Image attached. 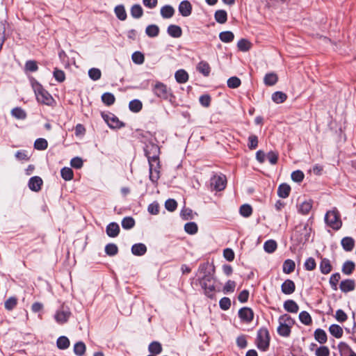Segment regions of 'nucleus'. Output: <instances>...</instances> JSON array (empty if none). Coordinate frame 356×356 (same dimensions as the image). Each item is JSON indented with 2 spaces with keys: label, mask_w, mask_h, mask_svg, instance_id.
<instances>
[{
  "label": "nucleus",
  "mask_w": 356,
  "mask_h": 356,
  "mask_svg": "<svg viewBox=\"0 0 356 356\" xmlns=\"http://www.w3.org/2000/svg\"><path fill=\"white\" fill-rule=\"evenodd\" d=\"M355 289V282L351 280H346L341 282L340 289L343 292H349Z\"/></svg>",
  "instance_id": "473e14b6"
},
{
  "label": "nucleus",
  "mask_w": 356,
  "mask_h": 356,
  "mask_svg": "<svg viewBox=\"0 0 356 356\" xmlns=\"http://www.w3.org/2000/svg\"><path fill=\"white\" fill-rule=\"evenodd\" d=\"M277 248V242L275 240L269 239L264 244V249L268 253L274 252Z\"/></svg>",
  "instance_id": "f704fd0d"
},
{
  "label": "nucleus",
  "mask_w": 356,
  "mask_h": 356,
  "mask_svg": "<svg viewBox=\"0 0 356 356\" xmlns=\"http://www.w3.org/2000/svg\"><path fill=\"white\" fill-rule=\"evenodd\" d=\"M227 84L228 88L235 89L241 85V81L238 77L236 76H231L227 79Z\"/></svg>",
  "instance_id": "a18cd8bd"
},
{
  "label": "nucleus",
  "mask_w": 356,
  "mask_h": 356,
  "mask_svg": "<svg viewBox=\"0 0 356 356\" xmlns=\"http://www.w3.org/2000/svg\"><path fill=\"white\" fill-rule=\"evenodd\" d=\"M282 291L284 294H291L294 292L295 291V284L293 281L290 280H286L282 284Z\"/></svg>",
  "instance_id": "5701e85b"
},
{
  "label": "nucleus",
  "mask_w": 356,
  "mask_h": 356,
  "mask_svg": "<svg viewBox=\"0 0 356 356\" xmlns=\"http://www.w3.org/2000/svg\"><path fill=\"white\" fill-rule=\"evenodd\" d=\"M57 347L60 350H65L70 346V340L67 337L62 336L58 337L56 341Z\"/></svg>",
  "instance_id": "de8ad7c7"
},
{
  "label": "nucleus",
  "mask_w": 356,
  "mask_h": 356,
  "mask_svg": "<svg viewBox=\"0 0 356 356\" xmlns=\"http://www.w3.org/2000/svg\"><path fill=\"white\" fill-rule=\"evenodd\" d=\"M143 143L145 144L143 147L144 154L147 157L149 163V179L153 183H155L158 181L159 176L158 175L156 176L152 175L153 162H156L158 168H160V147L152 139L147 140Z\"/></svg>",
  "instance_id": "f257e3e1"
},
{
  "label": "nucleus",
  "mask_w": 356,
  "mask_h": 356,
  "mask_svg": "<svg viewBox=\"0 0 356 356\" xmlns=\"http://www.w3.org/2000/svg\"><path fill=\"white\" fill-rule=\"evenodd\" d=\"M184 231L190 235L195 234L198 231L197 223L195 222H186L184 225Z\"/></svg>",
  "instance_id": "ea45409f"
},
{
  "label": "nucleus",
  "mask_w": 356,
  "mask_h": 356,
  "mask_svg": "<svg viewBox=\"0 0 356 356\" xmlns=\"http://www.w3.org/2000/svg\"><path fill=\"white\" fill-rule=\"evenodd\" d=\"M122 227L124 229H130L135 226V220L131 216L124 217L121 222Z\"/></svg>",
  "instance_id": "58836bf2"
},
{
  "label": "nucleus",
  "mask_w": 356,
  "mask_h": 356,
  "mask_svg": "<svg viewBox=\"0 0 356 356\" xmlns=\"http://www.w3.org/2000/svg\"><path fill=\"white\" fill-rule=\"evenodd\" d=\"M271 99L276 104H282L286 100L287 95L282 91H276L272 94Z\"/></svg>",
  "instance_id": "cd10ccee"
},
{
  "label": "nucleus",
  "mask_w": 356,
  "mask_h": 356,
  "mask_svg": "<svg viewBox=\"0 0 356 356\" xmlns=\"http://www.w3.org/2000/svg\"><path fill=\"white\" fill-rule=\"evenodd\" d=\"M161 15L164 19L171 18L175 14V9L172 6L165 5L161 8Z\"/></svg>",
  "instance_id": "b1692460"
},
{
  "label": "nucleus",
  "mask_w": 356,
  "mask_h": 356,
  "mask_svg": "<svg viewBox=\"0 0 356 356\" xmlns=\"http://www.w3.org/2000/svg\"><path fill=\"white\" fill-rule=\"evenodd\" d=\"M341 245L346 252H350L355 246V240L350 236H345L341 241Z\"/></svg>",
  "instance_id": "a211bd4d"
},
{
  "label": "nucleus",
  "mask_w": 356,
  "mask_h": 356,
  "mask_svg": "<svg viewBox=\"0 0 356 356\" xmlns=\"http://www.w3.org/2000/svg\"><path fill=\"white\" fill-rule=\"evenodd\" d=\"M29 81L39 103L47 106H53L56 103L51 94L35 78L30 76Z\"/></svg>",
  "instance_id": "7ed1b4c3"
},
{
  "label": "nucleus",
  "mask_w": 356,
  "mask_h": 356,
  "mask_svg": "<svg viewBox=\"0 0 356 356\" xmlns=\"http://www.w3.org/2000/svg\"><path fill=\"white\" fill-rule=\"evenodd\" d=\"M131 59L135 64L141 65L145 61V56L142 52L136 51L132 54Z\"/></svg>",
  "instance_id": "8fccbe9b"
},
{
  "label": "nucleus",
  "mask_w": 356,
  "mask_h": 356,
  "mask_svg": "<svg viewBox=\"0 0 356 356\" xmlns=\"http://www.w3.org/2000/svg\"><path fill=\"white\" fill-rule=\"evenodd\" d=\"M299 319L300 322L306 325H309L312 323V320L310 314L305 311H302L299 314Z\"/></svg>",
  "instance_id": "603ef678"
},
{
  "label": "nucleus",
  "mask_w": 356,
  "mask_h": 356,
  "mask_svg": "<svg viewBox=\"0 0 356 356\" xmlns=\"http://www.w3.org/2000/svg\"><path fill=\"white\" fill-rule=\"evenodd\" d=\"M314 338L318 342H319L321 344L326 343L327 340L326 332L321 328H318L315 330Z\"/></svg>",
  "instance_id": "c85d7f7f"
},
{
  "label": "nucleus",
  "mask_w": 356,
  "mask_h": 356,
  "mask_svg": "<svg viewBox=\"0 0 356 356\" xmlns=\"http://www.w3.org/2000/svg\"><path fill=\"white\" fill-rule=\"evenodd\" d=\"M215 20L219 24H225L227 21V13L225 10H218L214 13Z\"/></svg>",
  "instance_id": "393cba45"
},
{
  "label": "nucleus",
  "mask_w": 356,
  "mask_h": 356,
  "mask_svg": "<svg viewBox=\"0 0 356 356\" xmlns=\"http://www.w3.org/2000/svg\"><path fill=\"white\" fill-rule=\"evenodd\" d=\"M175 78L177 83H185L188 81L189 76L188 72L185 70L180 69L175 72Z\"/></svg>",
  "instance_id": "412c9836"
},
{
  "label": "nucleus",
  "mask_w": 356,
  "mask_h": 356,
  "mask_svg": "<svg viewBox=\"0 0 356 356\" xmlns=\"http://www.w3.org/2000/svg\"><path fill=\"white\" fill-rule=\"evenodd\" d=\"M152 91L153 94L158 98L168 101L172 105H174L176 97L173 94L172 89L168 88L164 83L156 81L152 86Z\"/></svg>",
  "instance_id": "20e7f679"
},
{
  "label": "nucleus",
  "mask_w": 356,
  "mask_h": 356,
  "mask_svg": "<svg viewBox=\"0 0 356 356\" xmlns=\"http://www.w3.org/2000/svg\"><path fill=\"white\" fill-rule=\"evenodd\" d=\"M88 76L92 81L100 79L102 76L101 70L98 68L92 67L88 70Z\"/></svg>",
  "instance_id": "864d4df0"
},
{
  "label": "nucleus",
  "mask_w": 356,
  "mask_h": 356,
  "mask_svg": "<svg viewBox=\"0 0 356 356\" xmlns=\"http://www.w3.org/2000/svg\"><path fill=\"white\" fill-rule=\"evenodd\" d=\"M38 65L37 61L34 60H29L26 62L24 65V70L26 72H35L38 71Z\"/></svg>",
  "instance_id": "79ce46f5"
},
{
  "label": "nucleus",
  "mask_w": 356,
  "mask_h": 356,
  "mask_svg": "<svg viewBox=\"0 0 356 356\" xmlns=\"http://www.w3.org/2000/svg\"><path fill=\"white\" fill-rule=\"evenodd\" d=\"M227 179L225 176L214 177L211 180V185L213 186L214 189L216 191H221L226 187Z\"/></svg>",
  "instance_id": "ddd939ff"
},
{
  "label": "nucleus",
  "mask_w": 356,
  "mask_h": 356,
  "mask_svg": "<svg viewBox=\"0 0 356 356\" xmlns=\"http://www.w3.org/2000/svg\"><path fill=\"white\" fill-rule=\"evenodd\" d=\"M149 351L152 354H160L162 352L161 344L158 341H153L149 345Z\"/></svg>",
  "instance_id": "3c124183"
},
{
  "label": "nucleus",
  "mask_w": 356,
  "mask_h": 356,
  "mask_svg": "<svg viewBox=\"0 0 356 356\" xmlns=\"http://www.w3.org/2000/svg\"><path fill=\"white\" fill-rule=\"evenodd\" d=\"M159 27L156 24L148 25L145 29V33L149 38H155L159 34Z\"/></svg>",
  "instance_id": "7c9ffc66"
},
{
  "label": "nucleus",
  "mask_w": 356,
  "mask_h": 356,
  "mask_svg": "<svg viewBox=\"0 0 356 356\" xmlns=\"http://www.w3.org/2000/svg\"><path fill=\"white\" fill-rule=\"evenodd\" d=\"M239 213L242 216L248 218L252 215V208L250 204H244L240 207Z\"/></svg>",
  "instance_id": "49530a36"
},
{
  "label": "nucleus",
  "mask_w": 356,
  "mask_h": 356,
  "mask_svg": "<svg viewBox=\"0 0 356 356\" xmlns=\"http://www.w3.org/2000/svg\"><path fill=\"white\" fill-rule=\"evenodd\" d=\"M142 102L138 99H134L129 103V108L133 113H138L142 110Z\"/></svg>",
  "instance_id": "c756f323"
},
{
  "label": "nucleus",
  "mask_w": 356,
  "mask_h": 356,
  "mask_svg": "<svg viewBox=\"0 0 356 356\" xmlns=\"http://www.w3.org/2000/svg\"><path fill=\"white\" fill-rule=\"evenodd\" d=\"M278 81V76L274 72L266 74L264 78V83L266 86H273Z\"/></svg>",
  "instance_id": "4be33fe9"
},
{
  "label": "nucleus",
  "mask_w": 356,
  "mask_h": 356,
  "mask_svg": "<svg viewBox=\"0 0 356 356\" xmlns=\"http://www.w3.org/2000/svg\"><path fill=\"white\" fill-rule=\"evenodd\" d=\"M341 279V275L339 273L333 274L330 279V284L333 290L337 289V284Z\"/></svg>",
  "instance_id": "052dcab7"
},
{
  "label": "nucleus",
  "mask_w": 356,
  "mask_h": 356,
  "mask_svg": "<svg viewBox=\"0 0 356 356\" xmlns=\"http://www.w3.org/2000/svg\"><path fill=\"white\" fill-rule=\"evenodd\" d=\"M329 331L332 335L337 339L341 338L343 335L342 328L337 324L331 325L329 327Z\"/></svg>",
  "instance_id": "a19ab883"
},
{
  "label": "nucleus",
  "mask_w": 356,
  "mask_h": 356,
  "mask_svg": "<svg viewBox=\"0 0 356 356\" xmlns=\"http://www.w3.org/2000/svg\"><path fill=\"white\" fill-rule=\"evenodd\" d=\"M312 231V227L307 223H300L296 226L291 235V239L297 244L304 245L310 241ZM311 241H313V238L311 239Z\"/></svg>",
  "instance_id": "39448f33"
},
{
  "label": "nucleus",
  "mask_w": 356,
  "mask_h": 356,
  "mask_svg": "<svg viewBox=\"0 0 356 356\" xmlns=\"http://www.w3.org/2000/svg\"><path fill=\"white\" fill-rule=\"evenodd\" d=\"M237 47L241 51H247L250 48V42L247 39L242 38L238 40Z\"/></svg>",
  "instance_id": "4d7b16f0"
},
{
  "label": "nucleus",
  "mask_w": 356,
  "mask_h": 356,
  "mask_svg": "<svg viewBox=\"0 0 356 356\" xmlns=\"http://www.w3.org/2000/svg\"><path fill=\"white\" fill-rule=\"evenodd\" d=\"M197 70L204 76H208L211 72L209 64L204 60H201L196 67Z\"/></svg>",
  "instance_id": "aec40b11"
},
{
  "label": "nucleus",
  "mask_w": 356,
  "mask_h": 356,
  "mask_svg": "<svg viewBox=\"0 0 356 356\" xmlns=\"http://www.w3.org/2000/svg\"><path fill=\"white\" fill-rule=\"evenodd\" d=\"M167 33L172 38H179L182 35V29L178 25L170 24L167 28Z\"/></svg>",
  "instance_id": "f3484780"
},
{
  "label": "nucleus",
  "mask_w": 356,
  "mask_h": 356,
  "mask_svg": "<svg viewBox=\"0 0 356 356\" xmlns=\"http://www.w3.org/2000/svg\"><path fill=\"white\" fill-rule=\"evenodd\" d=\"M316 356H329L330 350L327 346H320L316 350Z\"/></svg>",
  "instance_id": "774afa93"
},
{
  "label": "nucleus",
  "mask_w": 356,
  "mask_h": 356,
  "mask_svg": "<svg viewBox=\"0 0 356 356\" xmlns=\"http://www.w3.org/2000/svg\"><path fill=\"white\" fill-rule=\"evenodd\" d=\"M258 146V137L256 135H250L248 137V147L250 149H255Z\"/></svg>",
  "instance_id": "e2e57ef3"
},
{
  "label": "nucleus",
  "mask_w": 356,
  "mask_h": 356,
  "mask_svg": "<svg viewBox=\"0 0 356 356\" xmlns=\"http://www.w3.org/2000/svg\"><path fill=\"white\" fill-rule=\"evenodd\" d=\"M104 250L107 255L113 257L118 253V247L116 244L111 243L105 246Z\"/></svg>",
  "instance_id": "c03bdc74"
},
{
  "label": "nucleus",
  "mask_w": 356,
  "mask_h": 356,
  "mask_svg": "<svg viewBox=\"0 0 356 356\" xmlns=\"http://www.w3.org/2000/svg\"><path fill=\"white\" fill-rule=\"evenodd\" d=\"M70 165L72 168L75 169H80L82 168L83 162L81 157L75 156L71 159Z\"/></svg>",
  "instance_id": "0e129e2a"
},
{
  "label": "nucleus",
  "mask_w": 356,
  "mask_h": 356,
  "mask_svg": "<svg viewBox=\"0 0 356 356\" xmlns=\"http://www.w3.org/2000/svg\"><path fill=\"white\" fill-rule=\"evenodd\" d=\"M86 345L82 341L76 343L74 346V352L77 356H82L86 352Z\"/></svg>",
  "instance_id": "09e8293b"
},
{
  "label": "nucleus",
  "mask_w": 356,
  "mask_h": 356,
  "mask_svg": "<svg viewBox=\"0 0 356 356\" xmlns=\"http://www.w3.org/2000/svg\"><path fill=\"white\" fill-rule=\"evenodd\" d=\"M43 181L39 176H33L31 177L28 181L29 188L33 192H39L41 190Z\"/></svg>",
  "instance_id": "9b49d317"
},
{
  "label": "nucleus",
  "mask_w": 356,
  "mask_h": 356,
  "mask_svg": "<svg viewBox=\"0 0 356 356\" xmlns=\"http://www.w3.org/2000/svg\"><path fill=\"white\" fill-rule=\"evenodd\" d=\"M101 116L109 128L112 129H120L125 127V123L120 121L119 118L112 113H101Z\"/></svg>",
  "instance_id": "1a4fd4ad"
},
{
  "label": "nucleus",
  "mask_w": 356,
  "mask_h": 356,
  "mask_svg": "<svg viewBox=\"0 0 356 356\" xmlns=\"http://www.w3.org/2000/svg\"><path fill=\"white\" fill-rule=\"evenodd\" d=\"M312 208V201H304L298 207V212L306 215L307 214Z\"/></svg>",
  "instance_id": "c9c22d12"
},
{
  "label": "nucleus",
  "mask_w": 356,
  "mask_h": 356,
  "mask_svg": "<svg viewBox=\"0 0 356 356\" xmlns=\"http://www.w3.org/2000/svg\"><path fill=\"white\" fill-rule=\"evenodd\" d=\"M60 176L65 181H70L74 177L73 170L68 167H63L60 170Z\"/></svg>",
  "instance_id": "4c0bfd02"
},
{
  "label": "nucleus",
  "mask_w": 356,
  "mask_h": 356,
  "mask_svg": "<svg viewBox=\"0 0 356 356\" xmlns=\"http://www.w3.org/2000/svg\"><path fill=\"white\" fill-rule=\"evenodd\" d=\"M71 316V312L69 307L63 305L56 311L54 318L58 324H64L67 322Z\"/></svg>",
  "instance_id": "9d476101"
},
{
  "label": "nucleus",
  "mask_w": 356,
  "mask_h": 356,
  "mask_svg": "<svg viewBox=\"0 0 356 356\" xmlns=\"http://www.w3.org/2000/svg\"><path fill=\"white\" fill-rule=\"evenodd\" d=\"M284 308L286 311L291 313H297L299 309V307L297 303L293 300H288L284 303Z\"/></svg>",
  "instance_id": "bb28decb"
},
{
  "label": "nucleus",
  "mask_w": 356,
  "mask_h": 356,
  "mask_svg": "<svg viewBox=\"0 0 356 356\" xmlns=\"http://www.w3.org/2000/svg\"><path fill=\"white\" fill-rule=\"evenodd\" d=\"M270 334L266 328H261L257 332L256 338L257 347L261 351H266L270 345Z\"/></svg>",
  "instance_id": "6e6552de"
},
{
  "label": "nucleus",
  "mask_w": 356,
  "mask_h": 356,
  "mask_svg": "<svg viewBox=\"0 0 356 356\" xmlns=\"http://www.w3.org/2000/svg\"><path fill=\"white\" fill-rule=\"evenodd\" d=\"M278 322L279 326L277 329L278 334L283 337H289L295 321L289 314H284L279 317Z\"/></svg>",
  "instance_id": "423d86ee"
},
{
  "label": "nucleus",
  "mask_w": 356,
  "mask_h": 356,
  "mask_svg": "<svg viewBox=\"0 0 356 356\" xmlns=\"http://www.w3.org/2000/svg\"><path fill=\"white\" fill-rule=\"evenodd\" d=\"M291 177L294 182L300 183L304 179L305 175L302 170H296L292 172Z\"/></svg>",
  "instance_id": "5fc2aeb1"
},
{
  "label": "nucleus",
  "mask_w": 356,
  "mask_h": 356,
  "mask_svg": "<svg viewBox=\"0 0 356 356\" xmlns=\"http://www.w3.org/2000/svg\"><path fill=\"white\" fill-rule=\"evenodd\" d=\"M211 98L209 94L202 95L199 98L200 104L204 107H209L211 104Z\"/></svg>",
  "instance_id": "680f3d73"
},
{
  "label": "nucleus",
  "mask_w": 356,
  "mask_h": 356,
  "mask_svg": "<svg viewBox=\"0 0 356 356\" xmlns=\"http://www.w3.org/2000/svg\"><path fill=\"white\" fill-rule=\"evenodd\" d=\"M324 220L325 224L334 230H339L342 226L340 214L337 209L327 211Z\"/></svg>",
  "instance_id": "0eeeda50"
},
{
  "label": "nucleus",
  "mask_w": 356,
  "mask_h": 356,
  "mask_svg": "<svg viewBox=\"0 0 356 356\" xmlns=\"http://www.w3.org/2000/svg\"><path fill=\"white\" fill-rule=\"evenodd\" d=\"M291 186L286 183H282L279 185L277 188V195L281 198H286L289 196Z\"/></svg>",
  "instance_id": "6ab92c4d"
},
{
  "label": "nucleus",
  "mask_w": 356,
  "mask_h": 356,
  "mask_svg": "<svg viewBox=\"0 0 356 356\" xmlns=\"http://www.w3.org/2000/svg\"><path fill=\"white\" fill-rule=\"evenodd\" d=\"M220 40L225 43H229L234 40V35L230 31H222L219 34Z\"/></svg>",
  "instance_id": "72a5a7b5"
},
{
  "label": "nucleus",
  "mask_w": 356,
  "mask_h": 356,
  "mask_svg": "<svg viewBox=\"0 0 356 356\" xmlns=\"http://www.w3.org/2000/svg\"><path fill=\"white\" fill-rule=\"evenodd\" d=\"M192 213H193V211L191 209L184 208L183 209H181V211L180 212V216L183 220H187L193 218Z\"/></svg>",
  "instance_id": "69168bd1"
},
{
  "label": "nucleus",
  "mask_w": 356,
  "mask_h": 356,
  "mask_svg": "<svg viewBox=\"0 0 356 356\" xmlns=\"http://www.w3.org/2000/svg\"><path fill=\"white\" fill-rule=\"evenodd\" d=\"M53 76L58 83H62L65 80V72L63 70L58 69L57 67L54 68L53 72Z\"/></svg>",
  "instance_id": "6e6d98bb"
},
{
  "label": "nucleus",
  "mask_w": 356,
  "mask_h": 356,
  "mask_svg": "<svg viewBox=\"0 0 356 356\" xmlns=\"http://www.w3.org/2000/svg\"><path fill=\"white\" fill-rule=\"evenodd\" d=\"M266 158L271 165H275L278 161L279 154L277 152L270 151L266 154Z\"/></svg>",
  "instance_id": "bf43d9fd"
},
{
  "label": "nucleus",
  "mask_w": 356,
  "mask_h": 356,
  "mask_svg": "<svg viewBox=\"0 0 356 356\" xmlns=\"http://www.w3.org/2000/svg\"><path fill=\"white\" fill-rule=\"evenodd\" d=\"M147 246L143 243H135L131 246V253L138 257L144 255L147 252Z\"/></svg>",
  "instance_id": "dca6fc26"
},
{
  "label": "nucleus",
  "mask_w": 356,
  "mask_h": 356,
  "mask_svg": "<svg viewBox=\"0 0 356 356\" xmlns=\"http://www.w3.org/2000/svg\"><path fill=\"white\" fill-rule=\"evenodd\" d=\"M131 15L134 18L138 19L143 15V10L140 4H134L131 8Z\"/></svg>",
  "instance_id": "37998d69"
},
{
  "label": "nucleus",
  "mask_w": 356,
  "mask_h": 356,
  "mask_svg": "<svg viewBox=\"0 0 356 356\" xmlns=\"http://www.w3.org/2000/svg\"><path fill=\"white\" fill-rule=\"evenodd\" d=\"M33 147L37 150H45L48 147V142L45 138H39L35 140Z\"/></svg>",
  "instance_id": "e433bc0d"
},
{
  "label": "nucleus",
  "mask_w": 356,
  "mask_h": 356,
  "mask_svg": "<svg viewBox=\"0 0 356 356\" xmlns=\"http://www.w3.org/2000/svg\"><path fill=\"white\" fill-rule=\"evenodd\" d=\"M114 13L118 19L121 21L125 20L127 17L125 8L122 4L116 6L114 8Z\"/></svg>",
  "instance_id": "a878e982"
},
{
  "label": "nucleus",
  "mask_w": 356,
  "mask_h": 356,
  "mask_svg": "<svg viewBox=\"0 0 356 356\" xmlns=\"http://www.w3.org/2000/svg\"><path fill=\"white\" fill-rule=\"evenodd\" d=\"M147 211L150 214L157 215L159 213V203L155 201L149 204L147 208Z\"/></svg>",
  "instance_id": "338daca9"
},
{
  "label": "nucleus",
  "mask_w": 356,
  "mask_h": 356,
  "mask_svg": "<svg viewBox=\"0 0 356 356\" xmlns=\"http://www.w3.org/2000/svg\"><path fill=\"white\" fill-rule=\"evenodd\" d=\"M165 208L170 212L175 211L177 208V202L175 199L169 198L165 202Z\"/></svg>",
  "instance_id": "13d9d810"
},
{
  "label": "nucleus",
  "mask_w": 356,
  "mask_h": 356,
  "mask_svg": "<svg viewBox=\"0 0 356 356\" xmlns=\"http://www.w3.org/2000/svg\"><path fill=\"white\" fill-rule=\"evenodd\" d=\"M102 101L106 106H111L115 102V97L111 92H106L102 94Z\"/></svg>",
  "instance_id": "2f4dec72"
},
{
  "label": "nucleus",
  "mask_w": 356,
  "mask_h": 356,
  "mask_svg": "<svg viewBox=\"0 0 356 356\" xmlns=\"http://www.w3.org/2000/svg\"><path fill=\"white\" fill-rule=\"evenodd\" d=\"M120 232L119 225L115 222L108 223L106 227V233L111 238L117 237Z\"/></svg>",
  "instance_id": "4468645a"
},
{
  "label": "nucleus",
  "mask_w": 356,
  "mask_h": 356,
  "mask_svg": "<svg viewBox=\"0 0 356 356\" xmlns=\"http://www.w3.org/2000/svg\"><path fill=\"white\" fill-rule=\"evenodd\" d=\"M199 268L197 275L199 277L200 283L204 293L209 298H213L215 292L216 280L213 277L215 268Z\"/></svg>",
  "instance_id": "f03ea898"
},
{
  "label": "nucleus",
  "mask_w": 356,
  "mask_h": 356,
  "mask_svg": "<svg viewBox=\"0 0 356 356\" xmlns=\"http://www.w3.org/2000/svg\"><path fill=\"white\" fill-rule=\"evenodd\" d=\"M178 10L182 17H188L191 15L192 5L188 0H184L180 2Z\"/></svg>",
  "instance_id": "f8f14e48"
},
{
  "label": "nucleus",
  "mask_w": 356,
  "mask_h": 356,
  "mask_svg": "<svg viewBox=\"0 0 356 356\" xmlns=\"http://www.w3.org/2000/svg\"><path fill=\"white\" fill-rule=\"evenodd\" d=\"M239 318L247 323L251 322L254 317L252 310L249 307H243L238 311Z\"/></svg>",
  "instance_id": "2eb2a0df"
}]
</instances>
